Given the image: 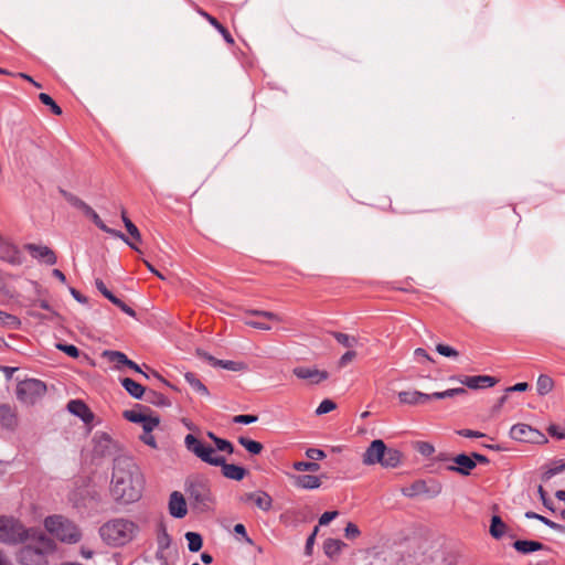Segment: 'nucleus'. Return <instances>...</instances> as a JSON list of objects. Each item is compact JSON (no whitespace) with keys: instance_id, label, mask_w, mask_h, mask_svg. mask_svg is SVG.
Here are the masks:
<instances>
[{"instance_id":"2eb2a0df","label":"nucleus","mask_w":565,"mask_h":565,"mask_svg":"<svg viewBox=\"0 0 565 565\" xmlns=\"http://www.w3.org/2000/svg\"><path fill=\"white\" fill-rule=\"evenodd\" d=\"M539 435V430L526 424H515L510 429V437L518 441L531 443Z\"/></svg>"},{"instance_id":"473e14b6","label":"nucleus","mask_w":565,"mask_h":565,"mask_svg":"<svg viewBox=\"0 0 565 565\" xmlns=\"http://www.w3.org/2000/svg\"><path fill=\"white\" fill-rule=\"evenodd\" d=\"M185 540L188 541V548L192 553L199 552L203 546V539L196 532H186Z\"/></svg>"},{"instance_id":"a211bd4d","label":"nucleus","mask_w":565,"mask_h":565,"mask_svg":"<svg viewBox=\"0 0 565 565\" xmlns=\"http://www.w3.org/2000/svg\"><path fill=\"white\" fill-rule=\"evenodd\" d=\"M19 419L17 412L9 404L0 405V426L3 429L13 431L18 426Z\"/></svg>"},{"instance_id":"aec40b11","label":"nucleus","mask_w":565,"mask_h":565,"mask_svg":"<svg viewBox=\"0 0 565 565\" xmlns=\"http://www.w3.org/2000/svg\"><path fill=\"white\" fill-rule=\"evenodd\" d=\"M383 460L381 461V466L383 468H396L399 466L402 460V454L399 450L395 448L387 447L385 445V449L383 452Z\"/></svg>"},{"instance_id":"20e7f679","label":"nucleus","mask_w":565,"mask_h":565,"mask_svg":"<svg viewBox=\"0 0 565 565\" xmlns=\"http://www.w3.org/2000/svg\"><path fill=\"white\" fill-rule=\"evenodd\" d=\"M138 532V525L131 520L113 519L99 529L102 540L110 546H124L134 540Z\"/></svg>"},{"instance_id":"0eeeda50","label":"nucleus","mask_w":565,"mask_h":565,"mask_svg":"<svg viewBox=\"0 0 565 565\" xmlns=\"http://www.w3.org/2000/svg\"><path fill=\"white\" fill-rule=\"evenodd\" d=\"M185 492L195 510L205 512L211 509L212 494L207 481L202 479L189 480L186 481Z\"/></svg>"},{"instance_id":"a19ab883","label":"nucleus","mask_w":565,"mask_h":565,"mask_svg":"<svg viewBox=\"0 0 565 565\" xmlns=\"http://www.w3.org/2000/svg\"><path fill=\"white\" fill-rule=\"evenodd\" d=\"M39 99L43 105L49 106L54 115L62 114V108L54 102V99L49 94L41 93L39 95Z\"/></svg>"},{"instance_id":"a878e982","label":"nucleus","mask_w":565,"mask_h":565,"mask_svg":"<svg viewBox=\"0 0 565 565\" xmlns=\"http://www.w3.org/2000/svg\"><path fill=\"white\" fill-rule=\"evenodd\" d=\"M145 399L147 403L152 404L158 407H170V399L163 394L156 392L153 390H149L145 394Z\"/></svg>"},{"instance_id":"f257e3e1","label":"nucleus","mask_w":565,"mask_h":565,"mask_svg":"<svg viewBox=\"0 0 565 565\" xmlns=\"http://www.w3.org/2000/svg\"><path fill=\"white\" fill-rule=\"evenodd\" d=\"M142 486L140 469L131 457L114 458L110 494L116 502L128 504L138 501Z\"/></svg>"},{"instance_id":"412c9836","label":"nucleus","mask_w":565,"mask_h":565,"mask_svg":"<svg viewBox=\"0 0 565 565\" xmlns=\"http://www.w3.org/2000/svg\"><path fill=\"white\" fill-rule=\"evenodd\" d=\"M294 484L297 488L312 490L321 486V480L318 476L313 475H299L295 477Z\"/></svg>"},{"instance_id":"58836bf2","label":"nucleus","mask_w":565,"mask_h":565,"mask_svg":"<svg viewBox=\"0 0 565 565\" xmlns=\"http://www.w3.org/2000/svg\"><path fill=\"white\" fill-rule=\"evenodd\" d=\"M60 193L62 194V196L74 207L83 211L87 203L84 202L82 199H79L78 196H76L75 194L64 190V189H60Z\"/></svg>"},{"instance_id":"a18cd8bd","label":"nucleus","mask_w":565,"mask_h":565,"mask_svg":"<svg viewBox=\"0 0 565 565\" xmlns=\"http://www.w3.org/2000/svg\"><path fill=\"white\" fill-rule=\"evenodd\" d=\"M142 429L146 433H152V430L160 424V419L158 416H147L145 415V420L141 422Z\"/></svg>"},{"instance_id":"72a5a7b5","label":"nucleus","mask_w":565,"mask_h":565,"mask_svg":"<svg viewBox=\"0 0 565 565\" xmlns=\"http://www.w3.org/2000/svg\"><path fill=\"white\" fill-rule=\"evenodd\" d=\"M171 536L167 531V527L163 523L159 524L158 534H157V544L160 550H168L171 545Z\"/></svg>"},{"instance_id":"423d86ee","label":"nucleus","mask_w":565,"mask_h":565,"mask_svg":"<svg viewBox=\"0 0 565 565\" xmlns=\"http://www.w3.org/2000/svg\"><path fill=\"white\" fill-rule=\"evenodd\" d=\"M44 526L61 542L72 544L81 540V532L77 526L61 515L47 516Z\"/></svg>"},{"instance_id":"393cba45","label":"nucleus","mask_w":565,"mask_h":565,"mask_svg":"<svg viewBox=\"0 0 565 565\" xmlns=\"http://www.w3.org/2000/svg\"><path fill=\"white\" fill-rule=\"evenodd\" d=\"M184 379L186 383L192 387L193 391H195L201 396L209 397L210 392L207 387L201 382V380L196 376L193 372H186L184 374Z\"/></svg>"},{"instance_id":"09e8293b","label":"nucleus","mask_w":565,"mask_h":565,"mask_svg":"<svg viewBox=\"0 0 565 565\" xmlns=\"http://www.w3.org/2000/svg\"><path fill=\"white\" fill-rule=\"evenodd\" d=\"M319 532V526H315L312 533L307 537V541H306V545H305V554L307 556H311L312 555V551H313V545H315V541H316V536Z\"/></svg>"},{"instance_id":"e2e57ef3","label":"nucleus","mask_w":565,"mask_h":565,"mask_svg":"<svg viewBox=\"0 0 565 565\" xmlns=\"http://www.w3.org/2000/svg\"><path fill=\"white\" fill-rule=\"evenodd\" d=\"M338 516V511H327L319 518V525H327Z\"/></svg>"},{"instance_id":"774afa93","label":"nucleus","mask_w":565,"mask_h":565,"mask_svg":"<svg viewBox=\"0 0 565 565\" xmlns=\"http://www.w3.org/2000/svg\"><path fill=\"white\" fill-rule=\"evenodd\" d=\"M127 232L136 239L141 241V235L138 227L132 222H127Z\"/></svg>"},{"instance_id":"680f3d73","label":"nucleus","mask_w":565,"mask_h":565,"mask_svg":"<svg viewBox=\"0 0 565 565\" xmlns=\"http://www.w3.org/2000/svg\"><path fill=\"white\" fill-rule=\"evenodd\" d=\"M125 366H128L129 369L134 370L135 372H138V373H141L146 379H150L151 375V370L152 369H149V372H143L140 366L134 362L132 360H129L127 359L126 363H125Z\"/></svg>"},{"instance_id":"f704fd0d","label":"nucleus","mask_w":565,"mask_h":565,"mask_svg":"<svg viewBox=\"0 0 565 565\" xmlns=\"http://www.w3.org/2000/svg\"><path fill=\"white\" fill-rule=\"evenodd\" d=\"M109 362L116 363V367L119 370L121 365H125L127 355L120 351L105 350L102 354Z\"/></svg>"},{"instance_id":"603ef678","label":"nucleus","mask_w":565,"mask_h":565,"mask_svg":"<svg viewBox=\"0 0 565 565\" xmlns=\"http://www.w3.org/2000/svg\"><path fill=\"white\" fill-rule=\"evenodd\" d=\"M214 444H215V448L218 451H225L228 454L234 452V447H233L232 443L226 439L218 438V439H216V441Z\"/></svg>"},{"instance_id":"2f4dec72","label":"nucleus","mask_w":565,"mask_h":565,"mask_svg":"<svg viewBox=\"0 0 565 565\" xmlns=\"http://www.w3.org/2000/svg\"><path fill=\"white\" fill-rule=\"evenodd\" d=\"M427 484L424 480H417L413 482L409 487L403 489V494L409 498L427 493Z\"/></svg>"},{"instance_id":"3c124183","label":"nucleus","mask_w":565,"mask_h":565,"mask_svg":"<svg viewBox=\"0 0 565 565\" xmlns=\"http://www.w3.org/2000/svg\"><path fill=\"white\" fill-rule=\"evenodd\" d=\"M56 348L66 353L68 356L71 358H78L79 356V350L77 347L73 345V344H62V343H58L56 344Z\"/></svg>"},{"instance_id":"c85d7f7f","label":"nucleus","mask_w":565,"mask_h":565,"mask_svg":"<svg viewBox=\"0 0 565 565\" xmlns=\"http://www.w3.org/2000/svg\"><path fill=\"white\" fill-rule=\"evenodd\" d=\"M330 333L337 340V342L339 344H341L342 347H344L349 350H352L359 343L358 338H355L354 335H350V334L338 332V331H332Z\"/></svg>"},{"instance_id":"f8f14e48","label":"nucleus","mask_w":565,"mask_h":565,"mask_svg":"<svg viewBox=\"0 0 565 565\" xmlns=\"http://www.w3.org/2000/svg\"><path fill=\"white\" fill-rule=\"evenodd\" d=\"M385 443L382 439L373 440L363 454V463L366 466L381 465Z\"/></svg>"},{"instance_id":"1a4fd4ad","label":"nucleus","mask_w":565,"mask_h":565,"mask_svg":"<svg viewBox=\"0 0 565 565\" xmlns=\"http://www.w3.org/2000/svg\"><path fill=\"white\" fill-rule=\"evenodd\" d=\"M93 454L95 457H117L120 450L119 444L107 433L96 431L93 437Z\"/></svg>"},{"instance_id":"bb28decb","label":"nucleus","mask_w":565,"mask_h":565,"mask_svg":"<svg viewBox=\"0 0 565 565\" xmlns=\"http://www.w3.org/2000/svg\"><path fill=\"white\" fill-rule=\"evenodd\" d=\"M254 503L259 510L268 512L273 508V498L266 491L257 490Z\"/></svg>"},{"instance_id":"052dcab7","label":"nucleus","mask_w":565,"mask_h":565,"mask_svg":"<svg viewBox=\"0 0 565 565\" xmlns=\"http://www.w3.org/2000/svg\"><path fill=\"white\" fill-rule=\"evenodd\" d=\"M537 492H539V495H540V499H541V501H542L543 505H544L545 508H547L548 510L554 511L553 502H552V500L547 497V493H546V491L543 489V487H542V486H539Z\"/></svg>"},{"instance_id":"dca6fc26","label":"nucleus","mask_w":565,"mask_h":565,"mask_svg":"<svg viewBox=\"0 0 565 565\" xmlns=\"http://www.w3.org/2000/svg\"><path fill=\"white\" fill-rule=\"evenodd\" d=\"M452 460L455 465L449 466L448 470L458 472L461 476H469L476 468V460L466 454H459Z\"/></svg>"},{"instance_id":"5701e85b","label":"nucleus","mask_w":565,"mask_h":565,"mask_svg":"<svg viewBox=\"0 0 565 565\" xmlns=\"http://www.w3.org/2000/svg\"><path fill=\"white\" fill-rule=\"evenodd\" d=\"M122 387L128 392L130 396H132L136 399L142 398V396L146 394V388L134 381L130 377H125L120 381Z\"/></svg>"},{"instance_id":"9b49d317","label":"nucleus","mask_w":565,"mask_h":565,"mask_svg":"<svg viewBox=\"0 0 565 565\" xmlns=\"http://www.w3.org/2000/svg\"><path fill=\"white\" fill-rule=\"evenodd\" d=\"M0 259L12 266H20L24 258L15 244L0 238Z\"/></svg>"},{"instance_id":"f03ea898","label":"nucleus","mask_w":565,"mask_h":565,"mask_svg":"<svg viewBox=\"0 0 565 565\" xmlns=\"http://www.w3.org/2000/svg\"><path fill=\"white\" fill-rule=\"evenodd\" d=\"M184 446L188 451L194 454L203 462L211 466L221 467L224 477L231 480L241 481L247 473V470L234 463H227L222 456H214V449L211 446H205L194 435L188 434L184 438Z\"/></svg>"},{"instance_id":"4c0bfd02","label":"nucleus","mask_w":565,"mask_h":565,"mask_svg":"<svg viewBox=\"0 0 565 565\" xmlns=\"http://www.w3.org/2000/svg\"><path fill=\"white\" fill-rule=\"evenodd\" d=\"M565 470L564 460H556L552 463V466L542 475L543 481H548L554 476L563 472Z\"/></svg>"},{"instance_id":"6e6d98bb","label":"nucleus","mask_w":565,"mask_h":565,"mask_svg":"<svg viewBox=\"0 0 565 565\" xmlns=\"http://www.w3.org/2000/svg\"><path fill=\"white\" fill-rule=\"evenodd\" d=\"M234 533L239 535L244 542L247 544H253V540L248 536L246 527L242 523H237L234 525Z\"/></svg>"},{"instance_id":"9d476101","label":"nucleus","mask_w":565,"mask_h":565,"mask_svg":"<svg viewBox=\"0 0 565 565\" xmlns=\"http://www.w3.org/2000/svg\"><path fill=\"white\" fill-rule=\"evenodd\" d=\"M449 380L457 381L470 390L488 388L498 383V380L490 375H454Z\"/></svg>"},{"instance_id":"6ab92c4d","label":"nucleus","mask_w":565,"mask_h":565,"mask_svg":"<svg viewBox=\"0 0 565 565\" xmlns=\"http://www.w3.org/2000/svg\"><path fill=\"white\" fill-rule=\"evenodd\" d=\"M67 409L71 414L79 417L85 424L94 419V414L89 407L81 399H72L67 403Z\"/></svg>"},{"instance_id":"f3484780","label":"nucleus","mask_w":565,"mask_h":565,"mask_svg":"<svg viewBox=\"0 0 565 565\" xmlns=\"http://www.w3.org/2000/svg\"><path fill=\"white\" fill-rule=\"evenodd\" d=\"M169 512L173 518L182 519L186 515V502L183 494L179 491H173L170 494Z\"/></svg>"},{"instance_id":"79ce46f5","label":"nucleus","mask_w":565,"mask_h":565,"mask_svg":"<svg viewBox=\"0 0 565 565\" xmlns=\"http://www.w3.org/2000/svg\"><path fill=\"white\" fill-rule=\"evenodd\" d=\"M292 468L297 471L316 472L320 469V465L313 461H296Z\"/></svg>"},{"instance_id":"de8ad7c7","label":"nucleus","mask_w":565,"mask_h":565,"mask_svg":"<svg viewBox=\"0 0 565 565\" xmlns=\"http://www.w3.org/2000/svg\"><path fill=\"white\" fill-rule=\"evenodd\" d=\"M337 404L331 399H323L320 405L316 409L317 415H323L327 413H330L331 411L335 409Z\"/></svg>"},{"instance_id":"37998d69","label":"nucleus","mask_w":565,"mask_h":565,"mask_svg":"<svg viewBox=\"0 0 565 565\" xmlns=\"http://www.w3.org/2000/svg\"><path fill=\"white\" fill-rule=\"evenodd\" d=\"M100 231L107 233V234H110L113 235L114 237H117V238H120L121 241H124L130 248L135 249V250H138V248L135 246V244H132L128 237L120 231H117V230H114V228H110L108 227L106 224H105V227L104 228H99Z\"/></svg>"},{"instance_id":"8fccbe9b","label":"nucleus","mask_w":565,"mask_h":565,"mask_svg":"<svg viewBox=\"0 0 565 565\" xmlns=\"http://www.w3.org/2000/svg\"><path fill=\"white\" fill-rule=\"evenodd\" d=\"M436 351L447 358H457L459 355L458 351L454 348L439 343L436 345Z\"/></svg>"},{"instance_id":"7c9ffc66","label":"nucleus","mask_w":565,"mask_h":565,"mask_svg":"<svg viewBox=\"0 0 565 565\" xmlns=\"http://www.w3.org/2000/svg\"><path fill=\"white\" fill-rule=\"evenodd\" d=\"M507 525L502 521V519L499 515H493L491 518V524H490V534L492 537L499 540L501 539L505 533Z\"/></svg>"},{"instance_id":"4be33fe9","label":"nucleus","mask_w":565,"mask_h":565,"mask_svg":"<svg viewBox=\"0 0 565 565\" xmlns=\"http://www.w3.org/2000/svg\"><path fill=\"white\" fill-rule=\"evenodd\" d=\"M513 547L521 554H530L545 548L541 542L530 540H518L513 543Z\"/></svg>"},{"instance_id":"c756f323","label":"nucleus","mask_w":565,"mask_h":565,"mask_svg":"<svg viewBox=\"0 0 565 565\" xmlns=\"http://www.w3.org/2000/svg\"><path fill=\"white\" fill-rule=\"evenodd\" d=\"M554 387V381L551 376L541 374L536 381L537 394L544 396L548 394Z\"/></svg>"},{"instance_id":"e433bc0d","label":"nucleus","mask_w":565,"mask_h":565,"mask_svg":"<svg viewBox=\"0 0 565 565\" xmlns=\"http://www.w3.org/2000/svg\"><path fill=\"white\" fill-rule=\"evenodd\" d=\"M418 391H402L397 394L398 401L403 405L417 406L418 405Z\"/></svg>"},{"instance_id":"6e6552de","label":"nucleus","mask_w":565,"mask_h":565,"mask_svg":"<svg viewBox=\"0 0 565 565\" xmlns=\"http://www.w3.org/2000/svg\"><path fill=\"white\" fill-rule=\"evenodd\" d=\"M46 393V385L41 380L26 379L17 385V398L26 405H33Z\"/></svg>"},{"instance_id":"69168bd1","label":"nucleus","mask_w":565,"mask_h":565,"mask_svg":"<svg viewBox=\"0 0 565 565\" xmlns=\"http://www.w3.org/2000/svg\"><path fill=\"white\" fill-rule=\"evenodd\" d=\"M95 286L97 288V290L105 297L108 299V297L113 294L105 285V282L97 278L95 279Z\"/></svg>"},{"instance_id":"5fc2aeb1","label":"nucleus","mask_w":565,"mask_h":565,"mask_svg":"<svg viewBox=\"0 0 565 565\" xmlns=\"http://www.w3.org/2000/svg\"><path fill=\"white\" fill-rule=\"evenodd\" d=\"M257 419H258V417L256 415H250V414L236 415L233 417V422L235 424H244V425L253 424V423L257 422Z\"/></svg>"},{"instance_id":"13d9d810","label":"nucleus","mask_w":565,"mask_h":565,"mask_svg":"<svg viewBox=\"0 0 565 565\" xmlns=\"http://www.w3.org/2000/svg\"><path fill=\"white\" fill-rule=\"evenodd\" d=\"M306 456L311 460H322L326 457V452L318 448H308Z\"/></svg>"},{"instance_id":"c9c22d12","label":"nucleus","mask_w":565,"mask_h":565,"mask_svg":"<svg viewBox=\"0 0 565 565\" xmlns=\"http://www.w3.org/2000/svg\"><path fill=\"white\" fill-rule=\"evenodd\" d=\"M238 443L252 455H258L264 449L263 444L256 440H252L247 437H238Z\"/></svg>"},{"instance_id":"39448f33","label":"nucleus","mask_w":565,"mask_h":565,"mask_svg":"<svg viewBox=\"0 0 565 565\" xmlns=\"http://www.w3.org/2000/svg\"><path fill=\"white\" fill-rule=\"evenodd\" d=\"M36 529H25L23 524L9 516H0V542L15 545L26 542L35 533Z\"/></svg>"},{"instance_id":"ea45409f","label":"nucleus","mask_w":565,"mask_h":565,"mask_svg":"<svg viewBox=\"0 0 565 565\" xmlns=\"http://www.w3.org/2000/svg\"><path fill=\"white\" fill-rule=\"evenodd\" d=\"M246 315L247 316H256V317H262V318H265L267 320H270V321H275V322H281L282 321V318L275 313V312H271V311H265V310H247L246 311Z\"/></svg>"},{"instance_id":"49530a36","label":"nucleus","mask_w":565,"mask_h":565,"mask_svg":"<svg viewBox=\"0 0 565 565\" xmlns=\"http://www.w3.org/2000/svg\"><path fill=\"white\" fill-rule=\"evenodd\" d=\"M218 366L222 369L228 370V371H234V372L242 371L245 369L244 363L236 362V361H230V360H221L218 362Z\"/></svg>"},{"instance_id":"338daca9","label":"nucleus","mask_w":565,"mask_h":565,"mask_svg":"<svg viewBox=\"0 0 565 565\" xmlns=\"http://www.w3.org/2000/svg\"><path fill=\"white\" fill-rule=\"evenodd\" d=\"M418 451L424 456H431L435 452V448L433 445L428 443H419Z\"/></svg>"},{"instance_id":"ddd939ff","label":"nucleus","mask_w":565,"mask_h":565,"mask_svg":"<svg viewBox=\"0 0 565 565\" xmlns=\"http://www.w3.org/2000/svg\"><path fill=\"white\" fill-rule=\"evenodd\" d=\"M25 249L31 254L33 258L43 260L47 265H55L57 262L55 253L47 246H41L36 244H26Z\"/></svg>"},{"instance_id":"4d7b16f0","label":"nucleus","mask_w":565,"mask_h":565,"mask_svg":"<svg viewBox=\"0 0 565 565\" xmlns=\"http://www.w3.org/2000/svg\"><path fill=\"white\" fill-rule=\"evenodd\" d=\"M360 534H361V532L354 523L349 522L347 524V526L344 529V535L347 539L353 540V539H356Z\"/></svg>"},{"instance_id":"b1692460","label":"nucleus","mask_w":565,"mask_h":565,"mask_svg":"<svg viewBox=\"0 0 565 565\" xmlns=\"http://www.w3.org/2000/svg\"><path fill=\"white\" fill-rule=\"evenodd\" d=\"M343 547H347V544L338 539H327L323 543V552L330 558L338 556Z\"/></svg>"},{"instance_id":"4468645a","label":"nucleus","mask_w":565,"mask_h":565,"mask_svg":"<svg viewBox=\"0 0 565 565\" xmlns=\"http://www.w3.org/2000/svg\"><path fill=\"white\" fill-rule=\"evenodd\" d=\"M292 373L301 380H309L312 384H319L320 382L329 377L327 371H320L318 369H311L306 366H297L292 370Z\"/></svg>"},{"instance_id":"c03bdc74","label":"nucleus","mask_w":565,"mask_h":565,"mask_svg":"<svg viewBox=\"0 0 565 565\" xmlns=\"http://www.w3.org/2000/svg\"><path fill=\"white\" fill-rule=\"evenodd\" d=\"M87 217H89L92 220V222L98 227V228H104L105 227V223L103 222V220L99 217V215L93 210V207H90L88 204L86 205V207L82 211Z\"/></svg>"},{"instance_id":"0e129e2a","label":"nucleus","mask_w":565,"mask_h":565,"mask_svg":"<svg viewBox=\"0 0 565 565\" xmlns=\"http://www.w3.org/2000/svg\"><path fill=\"white\" fill-rule=\"evenodd\" d=\"M140 440L151 448H154V449L157 448L156 438L151 433H146L143 430V434L140 436Z\"/></svg>"},{"instance_id":"bf43d9fd","label":"nucleus","mask_w":565,"mask_h":565,"mask_svg":"<svg viewBox=\"0 0 565 565\" xmlns=\"http://www.w3.org/2000/svg\"><path fill=\"white\" fill-rule=\"evenodd\" d=\"M356 356V352L354 350H348L340 359H339V367H344L351 361H353Z\"/></svg>"},{"instance_id":"cd10ccee","label":"nucleus","mask_w":565,"mask_h":565,"mask_svg":"<svg viewBox=\"0 0 565 565\" xmlns=\"http://www.w3.org/2000/svg\"><path fill=\"white\" fill-rule=\"evenodd\" d=\"M201 14L210 22L211 25L214 26V29H216L221 33L226 43L231 45L234 44V39L232 34L223 24H221L214 17L206 12H201Z\"/></svg>"},{"instance_id":"7ed1b4c3","label":"nucleus","mask_w":565,"mask_h":565,"mask_svg":"<svg viewBox=\"0 0 565 565\" xmlns=\"http://www.w3.org/2000/svg\"><path fill=\"white\" fill-rule=\"evenodd\" d=\"M28 541L17 556L20 565H49L47 556L56 548L54 541L41 530H36Z\"/></svg>"},{"instance_id":"864d4df0","label":"nucleus","mask_w":565,"mask_h":565,"mask_svg":"<svg viewBox=\"0 0 565 565\" xmlns=\"http://www.w3.org/2000/svg\"><path fill=\"white\" fill-rule=\"evenodd\" d=\"M124 417L131 422V423H138L140 424L141 422L145 420V415L141 414V413H138L136 411H132V409H128V411H125L124 412Z\"/></svg>"}]
</instances>
